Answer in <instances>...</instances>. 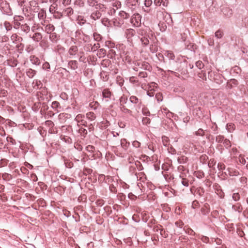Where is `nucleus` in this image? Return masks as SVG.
<instances>
[{
    "label": "nucleus",
    "instance_id": "nucleus-5",
    "mask_svg": "<svg viewBox=\"0 0 248 248\" xmlns=\"http://www.w3.org/2000/svg\"><path fill=\"white\" fill-rule=\"evenodd\" d=\"M221 12L223 15L226 17H230L233 14L232 10L228 7H223L221 9Z\"/></svg>",
    "mask_w": 248,
    "mask_h": 248
},
{
    "label": "nucleus",
    "instance_id": "nucleus-43",
    "mask_svg": "<svg viewBox=\"0 0 248 248\" xmlns=\"http://www.w3.org/2000/svg\"><path fill=\"white\" fill-rule=\"evenodd\" d=\"M137 78L135 77H131L129 78V81L133 84H136L137 85H139V80L136 79Z\"/></svg>",
    "mask_w": 248,
    "mask_h": 248
},
{
    "label": "nucleus",
    "instance_id": "nucleus-60",
    "mask_svg": "<svg viewBox=\"0 0 248 248\" xmlns=\"http://www.w3.org/2000/svg\"><path fill=\"white\" fill-rule=\"evenodd\" d=\"M232 198L235 201H238L240 199V196L239 193H234L232 194Z\"/></svg>",
    "mask_w": 248,
    "mask_h": 248
},
{
    "label": "nucleus",
    "instance_id": "nucleus-9",
    "mask_svg": "<svg viewBox=\"0 0 248 248\" xmlns=\"http://www.w3.org/2000/svg\"><path fill=\"white\" fill-rule=\"evenodd\" d=\"M111 95L112 93L108 89H105L102 91V96L103 98L107 99L106 101L110 99Z\"/></svg>",
    "mask_w": 248,
    "mask_h": 248
},
{
    "label": "nucleus",
    "instance_id": "nucleus-56",
    "mask_svg": "<svg viewBox=\"0 0 248 248\" xmlns=\"http://www.w3.org/2000/svg\"><path fill=\"white\" fill-rule=\"evenodd\" d=\"M162 140L163 144L165 146H167L169 141V138L166 136H162Z\"/></svg>",
    "mask_w": 248,
    "mask_h": 248
},
{
    "label": "nucleus",
    "instance_id": "nucleus-20",
    "mask_svg": "<svg viewBox=\"0 0 248 248\" xmlns=\"http://www.w3.org/2000/svg\"><path fill=\"white\" fill-rule=\"evenodd\" d=\"M83 117H84V116L82 115V114H78L74 119H73L74 121H77L78 123L79 122V120H81V122L82 123V124L84 125H85V123L87 124L86 122L84 121L83 120H82L81 119L83 118Z\"/></svg>",
    "mask_w": 248,
    "mask_h": 248
},
{
    "label": "nucleus",
    "instance_id": "nucleus-12",
    "mask_svg": "<svg viewBox=\"0 0 248 248\" xmlns=\"http://www.w3.org/2000/svg\"><path fill=\"white\" fill-rule=\"evenodd\" d=\"M30 124L28 123H19L18 124V127L19 128L22 130H23L24 129H30Z\"/></svg>",
    "mask_w": 248,
    "mask_h": 248
},
{
    "label": "nucleus",
    "instance_id": "nucleus-55",
    "mask_svg": "<svg viewBox=\"0 0 248 248\" xmlns=\"http://www.w3.org/2000/svg\"><path fill=\"white\" fill-rule=\"evenodd\" d=\"M130 101L132 103L137 104L139 102V99L136 96L132 95L130 97Z\"/></svg>",
    "mask_w": 248,
    "mask_h": 248
},
{
    "label": "nucleus",
    "instance_id": "nucleus-8",
    "mask_svg": "<svg viewBox=\"0 0 248 248\" xmlns=\"http://www.w3.org/2000/svg\"><path fill=\"white\" fill-rule=\"evenodd\" d=\"M210 211V205L208 203H205L203 206L201 208V212L202 215L204 216L208 215Z\"/></svg>",
    "mask_w": 248,
    "mask_h": 248
},
{
    "label": "nucleus",
    "instance_id": "nucleus-63",
    "mask_svg": "<svg viewBox=\"0 0 248 248\" xmlns=\"http://www.w3.org/2000/svg\"><path fill=\"white\" fill-rule=\"evenodd\" d=\"M197 136H203L204 135V131L202 128H199L198 131L195 132Z\"/></svg>",
    "mask_w": 248,
    "mask_h": 248
},
{
    "label": "nucleus",
    "instance_id": "nucleus-32",
    "mask_svg": "<svg viewBox=\"0 0 248 248\" xmlns=\"http://www.w3.org/2000/svg\"><path fill=\"white\" fill-rule=\"evenodd\" d=\"M37 202L39 206H42L43 207L46 206V201L43 198L38 199Z\"/></svg>",
    "mask_w": 248,
    "mask_h": 248
},
{
    "label": "nucleus",
    "instance_id": "nucleus-16",
    "mask_svg": "<svg viewBox=\"0 0 248 248\" xmlns=\"http://www.w3.org/2000/svg\"><path fill=\"white\" fill-rule=\"evenodd\" d=\"M78 51V48L76 46H71L69 49L68 53L70 55H75Z\"/></svg>",
    "mask_w": 248,
    "mask_h": 248
},
{
    "label": "nucleus",
    "instance_id": "nucleus-21",
    "mask_svg": "<svg viewBox=\"0 0 248 248\" xmlns=\"http://www.w3.org/2000/svg\"><path fill=\"white\" fill-rule=\"evenodd\" d=\"M195 192L199 195L200 197H201L203 195L205 190L203 187L200 186L196 189Z\"/></svg>",
    "mask_w": 248,
    "mask_h": 248
},
{
    "label": "nucleus",
    "instance_id": "nucleus-36",
    "mask_svg": "<svg viewBox=\"0 0 248 248\" xmlns=\"http://www.w3.org/2000/svg\"><path fill=\"white\" fill-rule=\"evenodd\" d=\"M215 1L214 0H206L205 1V5L206 7L209 6V8H211V6L214 4ZM213 8L210 9V10H213Z\"/></svg>",
    "mask_w": 248,
    "mask_h": 248
},
{
    "label": "nucleus",
    "instance_id": "nucleus-50",
    "mask_svg": "<svg viewBox=\"0 0 248 248\" xmlns=\"http://www.w3.org/2000/svg\"><path fill=\"white\" fill-rule=\"evenodd\" d=\"M135 165L139 171L142 170H143V167L140 161H138V160L136 161L135 162Z\"/></svg>",
    "mask_w": 248,
    "mask_h": 248
},
{
    "label": "nucleus",
    "instance_id": "nucleus-38",
    "mask_svg": "<svg viewBox=\"0 0 248 248\" xmlns=\"http://www.w3.org/2000/svg\"><path fill=\"white\" fill-rule=\"evenodd\" d=\"M93 36L94 40L97 42L100 41L102 39V36L97 32L93 33Z\"/></svg>",
    "mask_w": 248,
    "mask_h": 248
},
{
    "label": "nucleus",
    "instance_id": "nucleus-58",
    "mask_svg": "<svg viewBox=\"0 0 248 248\" xmlns=\"http://www.w3.org/2000/svg\"><path fill=\"white\" fill-rule=\"evenodd\" d=\"M105 203V201L103 199L97 200L95 202V203L97 206L101 207Z\"/></svg>",
    "mask_w": 248,
    "mask_h": 248
},
{
    "label": "nucleus",
    "instance_id": "nucleus-49",
    "mask_svg": "<svg viewBox=\"0 0 248 248\" xmlns=\"http://www.w3.org/2000/svg\"><path fill=\"white\" fill-rule=\"evenodd\" d=\"M140 41L142 44V45L145 46H147L149 43V41L148 39L145 37H143L140 39Z\"/></svg>",
    "mask_w": 248,
    "mask_h": 248
},
{
    "label": "nucleus",
    "instance_id": "nucleus-15",
    "mask_svg": "<svg viewBox=\"0 0 248 248\" xmlns=\"http://www.w3.org/2000/svg\"><path fill=\"white\" fill-rule=\"evenodd\" d=\"M51 108L57 112L59 111V109L61 108L60 103L56 101H53L52 103Z\"/></svg>",
    "mask_w": 248,
    "mask_h": 248
},
{
    "label": "nucleus",
    "instance_id": "nucleus-22",
    "mask_svg": "<svg viewBox=\"0 0 248 248\" xmlns=\"http://www.w3.org/2000/svg\"><path fill=\"white\" fill-rule=\"evenodd\" d=\"M68 65L71 69L75 70L78 67V63L76 61H70L68 62Z\"/></svg>",
    "mask_w": 248,
    "mask_h": 248
},
{
    "label": "nucleus",
    "instance_id": "nucleus-26",
    "mask_svg": "<svg viewBox=\"0 0 248 248\" xmlns=\"http://www.w3.org/2000/svg\"><path fill=\"white\" fill-rule=\"evenodd\" d=\"M188 160V158L184 155H182L178 158V162L180 164H184L186 163Z\"/></svg>",
    "mask_w": 248,
    "mask_h": 248
},
{
    "label": "nucleus",
    "instance_id": "nucleus-23",
    "mask_svg": "<svg viewBox=\"0 0 248 248\" xmlns=\"http://www.w3.org/2000/svg\"><path fill=\"white\" fill-rule=\"evenodd\" d=\"M141 17V16L139 14H138V13L134 14L133 16V17L131 19L132 22H133V20L134 19L135 22L137 24H139V22L140 21Z\"/></svg>",
    "mask_w": 248,
    "mask_h": 248
},
{
    "label": "nucleus",
    "instance_id": "nucleus-53",
    "mask_svg": "<svg viewBox=\"0 0 248 248\" xmlns=\"http://www.w3.org/2000/svg\"><path fill=\"white\" fill-rule=\"evenodd\" d=\"M196 66L199 69H202L203 68L204 66V65L202 61H197L196 63Z\"/></svg>",
    "mask_w": 248,
    "mask_h": 248
},
{
    "label": "nucleus",
    "instance_id": "nucleus-13",
    "mask_svg": "<svg viewBox=\"0 0 248 248\" xmlns=\"http://www.w3.org/2000/svg\"><path fill=\"white\" fill-rule=\"evenodd\" d=\"M101 16V13L98 11L96 10L91 15V18L92 19H93L94 20L99 19Z\"/></svg>",
    "mask_w": 248,
    "mask_h": 248
},
{
    "label": "nucleus",
    "instance_id": "nucleus-44",
    "mask_svg": "<svg viewBox=\"0 0 248 248\" xmlns=\"http://www.w3.org/2000/svg\"><path fill=\"white\" fill-rule=\"evenodd\" d=\"M224 140L223 136L218 135L216 137V141L217 143H223Z\"/></svg>",
    "mask_w": 248,
    "mask_h": 248
},
{
    "label": "nucleus",
    "instance_id": "nucleus-47",
    "mask_svg": "<svg viewBox=\"0 0 248 248\" xmlns=\"http://www.w3.org/2000/svg\"><path fill=\"white\" fill-rule=\"evenodd\" d=\"M111 143L113 145V148H116L117 146H119L120 141L118 140H113L111 141Z\"/></svg>",
    "mask_w": 248,
    "mask_h": 248
},
{
    "label": "nucleus",
    "instance_id": "nucleus-25",
    "mask_svg": "<svg viewBox=\"0 0 248 248\" xmlns=\"http://www.w3.org/2000/svg\"><path fill=\"white\" fill-rule=\"evenodd\" d=\"M88 46H90L91 47V48H88L89 51L93 52L96 51L100 47V44L99 43L94 44L93 46H92V45L91 44L88 45Z\"/></svg>",
    "mask_w": 248,
    "mask_h": 248
},
{
    "label": "nucleus",
    "instance_id": "nucleus-39",
    "mask_svg": "<svg viewBox=\"0 0 248 248\" xmlns=\"http://www.w3.org/2000/svg\"><path fill=\"white\" fill-rule=\"evenodd\" d=\"M242 26L248 29V16L242 18Z\"/></svg>",
    "mask_w": 248,
    "mask_h": 248
},
{
    "label": "nucleus",
    "instance_id": "nucleus-28",
    "mask_svg": "<svg viewBox=\"0 0 248 248\" xmlns=\"http://www.w3.org/2000/svg\"><path fill=\"white\" fill-rule=\"evenodd\" d=\"M30 30V27L26 24H22L20 26V31L28 32Z\"/></svg>",
    "mask_w": 248,
    "mask_h": 248
},
{
    "label": "nucleus",
    "instance_id": "nucleus-30",
    "mask_svg": "<svg viewBox=\"0 0 248 248\" xmlns=\"http://www.w3.org/2000/svg\"><path fill=\"white\" fill-rule=\"evenodd\" d=\"M64 164L67 168L71 169L74 166V163L69 159L64 160Z\"/></svg>",
    "mask_w": 248,
    "mask_h": 248
},
{
    "label": "nucleus",
    "instance_id": "nucleus-17",
    "mask_svg": "<svg viewBox=\"0 0 248 248\" xmlns=\"http://www.w3.org/2000/svg\"><path fill=\"white\" fill-rule=\"evenodd\" d=\"M126 37L128 39L134 36L135 35L136 32L134 30L129 29L126 30Z\"/></svg>",
    "mask_w": 248,
    "mask_h": 248
},
{
    "label": "nucleus",
    "instance_id": "nucleus-7",
    "mask_svg": "<svg viewBox=\"0 0 248 248\" xmlns=\"http://www.w3.org/2000/svg\"><path fill=\"white\" fill-rule=\"evenodd\" d=\"M26 198L27 199H29L30 200L34 201L35 199V197L32 195L30 194H24L22 193V195L18 196L16 194V201L18 200H21L22 198Z\"/></svg>",
    "mask_w": 248,
    "mask_h": 248
},
{
    "label": "nucleus",
    "instance_id": "nucleus-27",
    "mask_svg": "<svg viewBox=\"0 0 248 248\" xmlns=\"http://www.w3.org/2000/svg\"><path fill=\"white\" fill-rule=\"evenodd\" d=\"M229 174L230 176H238L240 174L237 170L231 168L229 169Z\"/></svg>",
    "mask_w": 248,
    "mask_h": 248
},
{
    "label": "nucleus",
    "instance_id": "nucleus-14",
    "mask_svg": "<svg viewBox=\"0 0 248 248\" xmlns=\"http://www.w3.org/2000/svg\"><path fill=\"white\" fill-rule=\"evenodd\" d=\"M30 60L33 64L39 65L40 64L39 59L34 55H32L30 57Z\"/></svg>",
    "mask_w": 248,
    "mask_h": 248
},
{
    "label": "nucleus",
    "instance_id": "nucleus-64",
    "mask_svg": "<svg viewBox=\"0 0 248 248\" xmlns=\"http://www.w3.org/2000/svg\"><path fill=\"white\" fill-rule=\"evenodd\" d=\"M155 97L157 99L158 102H160L162 101L163 97L161 93H157L155 95Z\"/></svg>",
    "mask_w": 248,
    "mask_h": 248
},
{
    "label": "nucleus",
    "instance_id": "nucleus-4",
    "mask_svg": "<svg viewBox=\"0 0 248 248\" xmlns=\"http://www.w3.org/2000/svg\"><path fill=\"white\" fill-rule=\"evenodd\" d=\"M181 60L179 58H177L174 61H170L169 65L170 68L174 71H177V70H179V65L181 62Z\"/></svg>",
    "mask_w": 248,
    "mask_h": 248
},
{
    "label": "nucleus",
    "instance_id": "nucleus-46",
    "mask_svg": "<svg viewBox=\"0 0 248 248\" xmlns=\"http://www.w3.org/2000/svg\"><path fill=\"white\" fill-rule=\"evenodd\" d=\"M208 156L206 155H202L200 158L201 162H202V163H206V162L208 160Z\"/></svg>",
    "mask_w": 248,
    "mask_h": 248
},
{
    "label": "nucleus",
    "instance_id": "nucleus-52",
    "mask_svg": "<svg viewBox=\"0 0 248 248\" xmlns=\"http://www.w3.org/2000/svg\"><path fill=\"white\" fill-rule=\"evenodd\" d=\"M128 3L130 4L132 6H136L140 5L139 0H128Z\"/></svg>",
    "mask_w": 248,
    "mask_h": 248
},
{
    "label": "nucleus",
    "instance_id": "nucleus-45",
    "mask_svg": "<svg viewBox=\"0 0 248 248\" xmlns=\"http://www.w3.org/2000/svg\"><path fill=\"white\" fill-rule=\"evenodd\" d=\"M16 97H18V98H16V102L18 103L21 102L22 101V98H24L23 94L20 92H18L17 91Z\"/></svg>",
    "mask_w": 248,
    "mask_h": 248
},
{
    "label": "nucleus",
    "instance_id": "nucleus-34",
    "mask_svg": "<svg viewBox=\"0 0 248 248\" xmlns=\"http://www.w3.org/2000/svg\"><path fill=\"white\" fill-rule=\"evenodd\" d=\"M223 34V31L220 30H218L215 32V36L217 39H220L222 37Z\"/></svg>",
    "mask_w": 248,
    "mask_h": 248
},
{
    "label": "nucleus",
    "instance_id": "nucleus-62",
    "mask_svg": "<svg viewBox=\"0 0 248 248\" xmlns=\"http://www.w3.org/2000/svg\"><path fill=\"white\" fill-rule=\"evenodd\" d=\"M97 3L95 0H87V3L90 6L94 7Z\"/></svg>",
    "mask_w": 248,
    "mask_h": 248
},
{
    "label": "nucleus",
    "instance_id": "nucleus-37",
    "mask_svg": "<svg viewBox=\"0 0 248 248\" xmlns=\"http://www.w3.org/2000/svg\"><path fill=\"white\" fill-rule=\"evenodd\" d=\"M223 144L224 145V146L227 149H229L231 147V141L227 139H225L224 140Z\"/></svg>",
    "mask_w": 248,
    "mask_h": 248
},
{
    "label": "nucleus",
    "instance_id": "nucleus-10",
    "mask_svg": "<svg viewBox=\"0 0 248 248\" xmlns=\"http://www.w3.org/2000/svg\"><path fill=\"white\" fill-rule=\"evenodd\" d=\"M121 147L125 151L128 149V147L130 145V142L127 141L125 139H122L120 140V143Z\"/></svg>",
    "mask_w": 248,
    "mask_h": 248
},
{
    "label": "nucleus",
    "instance_id": "nucleus-31",
    "mask_svg": "<svg viewBox=\"0 0 248 248\" xmlns=\"http://www.w3.org/2000/svg\"><path fill=\"white\" fill-rule=\"evenodd\" d=\"M36 71L34 70L30 69L28 71L26 72L27 75L30 78H32L36 74Z\"/></svg>",
    "mask_w": 248,
    "mask_h": 248
},
{
    "label": "nucleus",
    "instance_id": "nucleus-51",
    "mask_svg": "<svg viewBox=\"0 0 248 248\" xmlns=\"http://www.w3.org/2000/svg\"><path fill=\"white\" fill-rule=\"evenodd\" d=\"M93 171V170L92 169L86 168L83 169V174L85 175H87L88 174H91Z\"/></svg>",
    "mask_w": 248,
    "mask_h": 248
},
{
    "label": "nucleus",
    "instance_id": "nucleus-3",
    "mask_svg": "<svg viewBox=\"0 0 248 248\" xmlns=\"http://www.w3.org/2000/svg\"><path fill=\"white\" fill-rule=\"evenodd\" d=\"M187 66V61L186 60H181L179 65V70H177V71H179V72L181 73V74L183 75L187 74L188 72L186 68Z\"/></svg>",
    "mask_w": 248,
    "mask_h": 248
},
{
    "label": "nucleus",
    "instance_id": "nucleus-48",
    "mask_svg": "<svg viewBox=\"0 0 248 248\" xmlns=\"http://www.w3.org/2000/svg\"><path fill=\"white\" fill-rule=\"evenodd\" d=\"M141 67L146 70H150L151 68L150 65L146 62H144L141 63Z\"/></svg>",
    "mask_w": 248,
    "mask_h": 248
},
{
    "label": "nucleus",
    "instance_id": "nucleus-19",
    "mask_svg": "<svg viewBox=\"0 0 248 248\" xmlns=\"http://www.w3.org/2000/svg\"><path fill=\"white\" fill-rule=\"evenodd\" d=\"M232 209L235 211H237L239 213H240L242 211V206L240 203H237L235 205H233L232 206Z\"/></svg>",
    "mask_w": 248,
    "mask_h": 248
},
{
    "label": "nucleus",
    "instance_id": "nucleus-41",
    "mask_svg": "<svg viewBox=\"0 0 248 248\" xmlns=\"http://www.w3.org/2000/svg\"><path fill=\"white\" fill-rule=\"evenodd\" d=\"M194 175L196 176L198 179H201L204 176V174L203 172L197 171L194 172Z\"/></svg>",
    "mask_w": 248,
    "mask_h": 248
},
{
    "label": "nucleus",
    "instance_id": "nucleus-18",
    "mask_svg": "<svg viewBox=\"0 0 248 248\" xmlns=\"http://www.w3.org/2000/svg\"><path fill=\"white\" fill-rule=\"evenodd\" d=\"M32 38L34 41L39 42L42 39V35L40 32H35L33 34Z\"/></svg>",
    "mask_w": 248,
    "mask_h": 248
},
{
    "label": "nucleus",
    "instance_id": "nucleus-33",
    "mask_svg": "<svg viewBox=\"0 0 248 248\" xmlns=\"http://www.w3.org/2000/svg\"><path fill=\"white\" fill-rule=\"evenodd\" d=\"M74 5L79 7H83L85 5V3L82 0H76L74 2Z\"/></svg>",
    "mask_w": 248,
    "mask_h": 248
},
{
    "label": "nucleus",
    "instance_id": "nucleus-29",
    "mask_svg": "<svg viewBox=\"0 0 248 248\" xmlns=\"http://www.w3.org/2000/svg\"><path fill=\"white\" fill-rule=\"evenodd\" d=\"M166 56L170 59V61L175 60V55L172 52L170 51H167L166 52Z\"/></svg>",
    "mask_w": 248,
    "mask_h": 248
},
{
    "label": "nucleus",
    "instance_id": "nucleus-57",
    "mask_svg": "<svg viewBox=\"0 0 248 248\" xmlns=\"http://www.w3.org/2000/svg\"><path fill=\"white\" fill-rule=\"evenodd\" d=\"M79 133L81 135L85 137L86 135L87 134V131L86 129L83 128H80L78 130Z\"/></svg>",
    "mask_w": 248,
    "mask_h": 248
},
{
    "label": "nucleus",
    "instance_id": "nucleus-6",
    "mask_svg": "<svg viewBox=\"0 0 248 248\" xmlns=\"http://www.w3.org/2000/svg\"><path fill=\"white\" fill-rule=\"evenodd\" d=\"M59 116L62 122L66 123L67 120H73L71 114L69 113H61Z\"/></svg>",
    "mask_w": 248,
    "mask_h": 248
},
{
    "label": "nucleus",
    "instance_id": "nucleus-35",
    "mask_svg": "<svg viewBox=\"0 0 248 248\" xmlns=\"http://www.w3.org/2000/svg\"><path fill=\"white\" fill-rule=\"evenodd\" d=\"M55 30V27L52 24H49L46 27V31L47 33L49 32L53 31Z\"/></svg>",
    "mask_w": 248,
    "mask_h": 248
},
{
    "label": "nucleus",
    "instance_id": "nucleus-54",
    "mask_svg": "<svg viewBox=\"0 0 248 248\" xmlns=\"http://www.w3.org/2000/svg\"><path fill=\"white\" fill-rule=\"evenodd\" d=\"M0 7H1V8L3 10L4 12H5L7 13H9V12L7 10V9H4L6 7H9V6L8 5V4H7L6 2H4L3 1H2L0 3Z\"/></svg>",
    "mask_w": 248,
    "mask_h": 248
},
{
    "label": "nucleus",
    "instance_id": "nucleus-2",
    "mask_svg": "<svg viewBox=\"0 0 248 248\" xmlns=\"http://www.w3.org/2000/svg\"><path fill=\"white\" fill-rule=\"evenodd\" d=\"M20 175L19 170L16 169V187H20V189H16V194L22 195L24 193V189L22 187L24 185H26L27 182L22 180L21 178L18 177Z\"/></svg>",
    "mask_w": 248,
    "mask_h": 248
},
{
    "label": "nucleus",
    "instance_id": "nucleus-11",
    "mask_svg": "<svg viewBox=\"0 0 248 248\" xmlns=\"http://www.w3.org/2000/svg\"><path fill=\"white\" fill-rule=\"evenodd\" d=\"M186 46V48L193 52H195V50L197 49V46L192 43L189 42L188 44L187 43H185Z\"/></svg>",
    "mask_w": 248,
    "mask_h": 248
},
{
    "label": "nucleus",
    "instance_id": "nucleus-59",
    "mask_svg": "<svg viewBox=\"0 0 248 248\" xmlns=\"http://www.w3.org/2000/svg\"><path fill=\"white\" fill-rule=\"evenodd\" d=\"M65 12L66 13L67 15L69 16L73 14L74 11L71 7H68L66 9V10H65Z\"/></svg>",
    "mask_w": 248,
    "mask_h": 248
},
{
    "label": "nucleus",
    "instance_id": "nucleus-24",
    "mask_svg": "<svg viewBox=\"0 0 248 248\" xmlns=\"http://www.w3.org/2000/svg\"><path fill=\"white\" fill-rule=\"evenodd\" d=\"M235 128V125L233 123H228L226 125V129L230 132H232Z\"/></svg>",
    "mask_w": 248,
    "mask_h": 248
},
{
    "label": "nucleus",
    "instance_id": "nucleus-1",
    "mask_svg": "<svg viewBox=\"0 0 248 248\" xmlns=\"http://www.w3.org/2000/svg\"><path fill=\"white\" fill-rule=\"evenodd\" d=\"M18 106L17 107V112H16V116H17V120L19 123H23L29 119L30 114L26 111L25 107Z\"/></svg>",
    "mask_w": 248,
    "mask_h": 248
},
{
    "label": "nucleus",
    "instance_id": "nucleus-40",
    "mask_svg": "<svg viewBox=\"0 0 248 248\" xmlns=\"http://www.w3.org/2000/svg\"><path fill=\"white\" fill-rule=\"evenodd\" d=\"M86 117L91 121L94 120L95 118V115L93 112H89L86 114Z\"/></svg>",
    "mask_w": 248,
    "mask_h": 248
},
{
    "label": "nucleus",
    "instance_id": "nucleus-42",
    "mask_svg": "<svg viewBox=\"0 0 248 248\" xmlns=\"http://www.w3.org/2000/svg\"><path fill=\"white\" fill-rule=\"evenodd\" d=\"M88 180L92 183H96L97 181L96 175L95 173H93V175H91L88 177Z\"/></svg>",
    "mask_w": 248,
    "mask_h": 248
},
{
    "label": "nucleus",
    "instance_id": "nucleus-61",
    "mask_svg": "<svg viewBox=\"0 0 248 248\" xmlns=\"http://www.w3.org/2000/svg\"><path fill=\"white\" fill-rule=\"evenodd\" d=\"M105 46H108V48H113L115 45L110 41H107L105 42Z\"/></svg>",
    "mask_w": 248,
    "mask_h": 248
}]
</instances>
